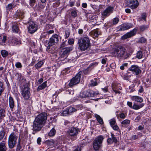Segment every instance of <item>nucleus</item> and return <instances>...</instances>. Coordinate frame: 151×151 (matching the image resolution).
<instances>
[{"label":"nucleus","mask_w":151,"mask_h":151,"mask_svg":"<svg viewBox=\"0 0 151 151\" xmlns=\"http://www.w3.org/2000/svg\"><path fill=\"white\" fill-rule=\"evenodd\" d=\"M47 114L42 113L38 115L35 118L32 125L33 134L41 130L46 123Z\"/></svg>","instance_id":"1"},{"label":"nucleus","mask_w":151,"mask_h":151,"mask_svg":"<svg viewBox=\"0 0 151 151\" xmlns=\"http://www.w3.org/2000/svg\"><path fill=\"white\" fill-rule=\"evenodd\" d=\"M112 54L114 57L124 60L127 59L130 56V53L126 52L125 48L122 46L115 48Z\"/></svg>","instance_id":"2"},{"label":"nucleus","mask_w":151,"mask_h":151,"mask_svg":"<svg viewBox=\"0 0 151 151\" xmlns=\"http://www.w3.org/2000/svg\"><path fill=\"white\" fill-rule=\"evenodd\" d=\"M78 44L80 49L85 51L89 47L90 42L88 37H84L78 40Z\"/></svg>","instance_id":"3"},{"label":"nucleus","mask_w":151,"mask_h":151,"mask_svg":"<svg viewBox=\"0 0 151 151\" xmlns=\"http://www.w3.org/2000/svg\"><path fill=\"white\" fill-rule=\"evenodd\" d=\"M18 137L14 132H12L9 135L8 139V145L9 148L12 149L17 143Z\"/></svg>","instance_id":"4"},{"label":"nucleus","mask_w":151,"mask_h":151,"mask_svg":"<svg viewBox=\"0 0 151 151\" xmlns=\"http://www.w3.org/2000/svg\"><path fill=\"white\" fill-rule=\"evenodd\" d=\"M59 41L58 36L57 34H55L53 35L50 38L48 43V46H47V51L50 53H53L54 52V50L51 51L49 49H50V46L53 45L55 43L58 42Z\"/></svg>","instance_id":"5"},{"label":"nucleus","mask_w":151,"mask_h":151,"mask_svg":"<svg viewBox=\"0 0 151 151\" xmlns=\"http://www.w3.org/2000/svg\"><path fill=\"white\" fill-rule=\"evenodd\" d=\"M104 138L102 136H99L95 138L93 141V146L95 150H99L102 146V143Z\"/></svg>","instance_id":"6"},{"label":"nucleus","mask_w":151,"mask_h":151,"mask_svg":"<svg viewBox=\"0 0 151 151\" xmlns=\"http://www.w3.org/2000/svg\"><path fill=\"white\" fill-rule=\"evenodd\" d=\"M82 74V72L80 71L75 77L70 79L68 84L69 86L70 87H73L78 84L80 82Z\"/></svg>","instance_id":"7"},{"label":"nucleus","mask_w":151,"mask_h":151,"mask_svg":"<svg viewBox=\"0 0 151 151\" xmlns=\"http://www.w3.org/2000/svg\"><path fill=\"white\" fill-rule=\"evenodd\" d=\"M98 91H94L93 90H89L85 91L83 93L82 97H94L99 94Z\"/></svg>","instance_id":"8"},{"label":"nucleus","mask_w":151,"mask_h":151,"mask_svg":"<svg viewBox=\"0 0 151 151\" xmlns=\"http://www.w3.org/2000/svg\"><path fill=\"white\" fill-rule=\"evenodd\" d=\"M114 7L113 6H109L102 13V17L103 18H106L113 13Z\"/></svg>","instance_id":"9"},{"label":"nucleus","mask_w":151,"mask_h":151,"mask_svg":"<svg viewBox=\"0 0 151 151\" xmlns=\"http://www.w3.org/2000/svg\"><path fill=\"white\" fill-rule=\"evenodd\" d=\"M29 88L27 85L24 86L22 90V94L24 99H28L30 97Z\"/></svg>","instance_id":"10"},{"label":"nucleus","mask_w":151,"mask_h":151,"mask_svg":"<svg viewBox=\"0 0 151 151\" xmlns=\"http://www.w3.org/2000/svg\"><path fill=\"white\" fill-rule=\"evenodd\" d=\"M79 132V129L78 128L72 127L68 130L67 133L69 136L75 137L77 135Z\"/></svg>","instance_id":"11"},{"label":"nucleus","mask_w":151,"mask_h":151,"mask_svg":"<svg viewBox=\"0 0 151 151\" xmlns=\"http://www.w3.org/2000/svg\"><path fill=\"white\" fill-rule=\"evenodd\" d=\"M28 32L30 34H33L37 30V27L34 22L30 21L29 23Z\"/></svg>","instance_id":"12"},{"label":"nucleus","mask_w":151,"mask_h":151,"mask_svg":"<svg viewBox=\"0 0 151 151\" xmlns=\"http://www.w3.org/2000/svg\"><path fill=\"white\" fill-rule=\"evenodd\" d=\"M72 47H68L63 49L61 51V57L66 58L68 54L72 50Z\"/></svg>","instance_id":"13"},{"label":"nucleus","mask_w":151,"mask_h":151,"mask_svg":"<svg viewBox=\"0 0 151 151\" xmlns=\"http://www.w3.org/2000/svg\"><path fill=\"white\" fill-rule=\"evenodd\" d=\"M137 30L136 29H134L129 32H128L122 36L121 37V39L123 40H125L133 36L136 33Z\"/></svg>","instance_id":"14"},{"label":"nucleus","mask_w":151,"mask_h":151,"mask_svg":"<svg viewBox=\"0 0 151 151\" xmlns=\"http://www.w3.org/2000/svg\"><path fill=\"white\" fill-rule=\"evenodd\" d=\"M130 71L134 73L136 75H137L141 72L139 68L137 65H132L129 68Z\"/></svg>","instance_id":"15"},{"label":"nucleus","mask_w":151,"mask_h":151,"mask_svg":"<svg viewBox=\"0 0 151 151\" xmlns=\"http://www.w3.org/2000/svg\"><path fill=\"white\" fill-rule=\"evenodd\" d=\"M132 24L129 23H125L122 24L119 27V31H124L132 27Z\"/></svg>","instance_id":"16"},{"label":"nucleus","mask_w":151,"mask_h":151,"mask_svg":"<svg viewBox=\"0 0 151 151\" xmlns=\"http://www.w3.org/2000/svg\"><path fill=\"white\" fill-rule=\"evenodd\" d=\"M129 3L130 4L129 7L132 9L136 8L139 5L138 2L137 0H129Z\"/></svg>","instance_id":"17"},{"label":"nucleus","mask_w":151,"mask_h":151,"mask_svg":"<svg viewBox=\"0 0 151 151\" xmlns=\"http://www.w3.org/2000/svg\"><path fill=\"white\" fill-rule=\"evenodd\" d=\"M107 142L108 144H111L114 142L116 143L117 142V140L116 138L115 137L114 134L111 133V138H109L107 140Z\"/></svg>","instance_id":"18"},{"label":"nucleus","mask_w":151,"mask_h":151,"mask_svg":"<svg viewBox=\"0 0 151 151\" xmlns=\"http://www.w3.org/2000/svg\"><path fill=\"white\" fill-rule=\"evenodd\" d=\"M7 147L6 146V142L3 141L0 142V151H6Z\"/></svg>","instance_id":"19"},{"label":"nucleus","mask_w":151,"mask_h":151,"mask_svg":"<svg viewBox=\"0 0 151 151\" xmlns=\"http://www.w3.org/2000/svg\"><path fill=\"white\" fill-rule=\"evenodd\" d=\"M132 99L137 102L141 103L143 101V99L138 96H133L131 97Z\"/></svg>","instance_id":"20"},{"label":"nucleus","mask_w":151,"mask_h":151,"mask_svg":"<svg viewBox=\"0 0 151 151\" xmlns=\"http://www.w3.org/2000/svg\"><path fill=\"white\" fill-rule=\"evenodd\" d=\"M24 13L23 11L22 10H17L16 13V15L17 16L18 18L20 19H22L24 17Z\"/></svg>","instance_id":"21"},{"label":"nucleus","mask_w":151,"mask_h":151,"mask_svg":"<svg viewBox=\"0 0 151 151\" xmlns=\"http://www.w3.org/2000/svg\"><path fill=\"white\" fill-rule=\"evenodd\" d=\"M144 104L142 103L138 105L134 103L133 106L132 108L135 110H138L142 108L144 106Z\"/></svg>","instance_id":"22"},{"label":"nucleus","mask_w":151,"mask_h":151,"mask_svg":"<svg viewBox=\"0 0 151 151\" xmlns=\"http://www.w3.org/2000/svg\"><path fill=\"white\" fill-rule=\"evenodd\" d=\"M91 33L93 38H94V37H98V36L100 34V32H99L97 29L92 31Z\"/></svg>","instance_id":"23"},{"label":"nucleus","mask_w":151,"mask_h":151,"mask_svg":"<svg viewBox=\"0 0 151 151\" xmlns=\"http://www.w3.org/2000/svg\"><path fill=\"white\" fill-rule=\"evenodd\" d=\"M11 43L12 45H14L19 44L20 42L17 38L13 37L11 40Z\"/></svg>","instance_id":"24"},{"label":"nucleus","mask_w":151,"mask_h":151,"mask_svg":"<svg viewBox=\"0 0 151 151\" xmlns=\"http://www.w3.org/2000/svg\"><path fill=\"white\" fill-rule=\"evenodd\" d=\"M9 100V107L11 109H13L14 105V99L12 97H10Z\"/></svg>","instance_id":"25"},{"label":"nucleus","mask_w":151,"mask_h":151,"mask_svg":"<svg viewBox=\"0 0 151 151\" xmlns=\"http://www.w3.org/2000/svg\"><path fill=\"white\" fill-rule=\"evenodd\" d=\"M5 110L0 108V122H1L2 119L5 116Z\"/></svg>","instance_id":"26"},{"label":"nucleus","mask_w":151,"mask_h":151,"mask_svg":"<svg viewBox=\"0 0 151 151\" xmlns=\"http://www.w3.org/2000/svg\"><path fill=\"white\" fill-rule=\"evenodd\" d=\"M20 137L18 139V143L17 145L16 151H23V149L22 147L20 145Z\"/></svg>","instance_id":"27"},{"label":"nucleus","mask_w":151,"mask_h":151,"mask_svg":"<svg viewBox=\"0 0 151 151\" xmlns=\"http://www.w3.org/2000/svg\"><path fill=\"white\" fill-rule=\"evenodd\" d=\"M95 117L96 118L97 121L100 124H103V120L99 115L95 114Z\"/></svg>","instance_id":"28"},{"label":"nucleus","mask_w":151,"mask_h":151,"mask_svg":"<svg viewBox=\"0 0 151 151\" xmlns=\"http://www.w3.org/2000/svg\"><path fill=\"white\" fill-rule=\"evenodd\" d=\"M47 86V82L45 81L41 85L38 86L37 88V91H39L45 88Z\"/></svg>","instance_id":"29"},{"label":"nucleus","mask_w":151,"mask_h":151,"mask_svg":"<svg viewBox=\"0 0 151 151\" xmlns=\"http://www.w3.org/2000/svg\"><path fill=\"white\" fill-rule=\"evenodd\" d=\"M12 30L14 32L18 33L19 29L17 25L14 24L12 26Z\"/></svg>","instance_id":"30"},{"label":"nucleus","mask_w":151,"mask_h":151,"mask_svg":"<svg viewBox=\"0 0 151 151\" xmlns=\"http://www.w3.org/2000/svg\"><path fill=\"white\" fill-rule=\"evenodd\" d=\"M45 6L41 3H40L37 5H36L35 6V8L38 10L40 11L42 9L44 8Z\"/></svg>","instance_id":"31"},{"label":"nucleus","mask_w":151,"mask_h":151,"mask_svg":"<svg viewBox=\"0 0 151 151\" xmlns=\"http://www.w3.org/2000/svg\"><path fill=\"white\" fill-rule=\"evenodd\" d=\"M5 89V87L2 82L0 81V97Z\"/></svg>","instance_id":"32"},{"label":"nucleus","mask_w":151,"mask_h":151,"mask_svg":"<svg viewBox=\"0 0 151 151\" xmlns=\"http://www.w3.org/2000/svg\"><path fill=\"white\" fill-rule=\"evenodd\" d=\"M43 63H44L42 61H40L36 64L35 65V66L36 68L38 69L39 68L41 67L43 64Z\"/></svg>","instance_id":"33"},{"label":"nucleus","mask_w":151,"mask_h":151,"mask_svg":"<svg viewBox=\"0 0 151 151\" xmlns=\"http://www.w3.org/2000/svg\"><path fill=\"white\" fill-rule=\"evenodd\" d=\"M130 122V121L128 119H125L123 120L121 122L122 127H124V125L129 124Z\"/></svg>","instance_id":"34"},{"label":"nucleus","mask_w":151,"mask_h":151,"mask_svg":"<svg viewBox=\"0 0 151 151\" xmlns=\"http://www.w3.org/2000/svg\"><path fill=\"white\" fill-rule=\"evenodd\" d=\"M149 27V26L147 25H142L140 26L139 29L141 31H143L147 29Z\"/></svg>","instance_id":"35"},{"label":"nucleus","mask_w":151,"mask_h":151,"mask_svg":"<svg viewBox=\"0 0 151 151\" xmlns=\"http://www.w3.org/2000/svg\"><path fill=\"white\" fill-rule=\"evenodd\" d=\"M96 79L95 78L94 80H92L91 81L90 85L91 86H94L97 85V83L96 81Z\"/></svg>","instance_id":"36"},{"label":"nucleus","mask_w":151,"mask_h":151,"mask_svg":"<svg viewBox=\"0 0 151 151\" xmlns=\"http://www.w3.org/2000/svg\"><path fill=\"white\" fill-rule=\"evenodd\" d=\"M55 130L54 128H53L49 132V135L50 137L54 136L55 135Z\"/></svg>","instance_id":"37"},{"label":"nucleus","mask_w":151,"mask_h":151,"mask_svg":"<svg viewBox=\"0 0 151 151\" xmlns=\"http://www.w3.org/2000/svg\"><path fill=\"white\" fill-rule=\"evenodd\" d=\"M142 52L141 51H138L137 53L136 57L139 59H140L142 57Z\"/></svg>","instance_id":"38"},{"label":"nucleus","mask_w":151,"mask_h":151,"mask_svg":"<svg viewBox=\"0 0 151 151\" xmlns=\"http://www.w3.org/2000/svg\"><path fill=\"white\" fill-rule=\"evenodd\" d=\"M1 52L2 56L3 57H6L8 55V52L5 50H2Z\"/></svg>","instance_id":"39"},{"label":"nucleus","mask_w":151,"mask_h":151,"mask_svg":"<svg viewBox=\"0 0 151 151\" xmlns=\"http://www.w3.org/2000/svg\"><path fill=\"white\" fill-rule=\"evenodd\" d=\"M13 4L12 3L9 4L6 6V9L7 11H9L13 8Z\"/></svg>","instance_id":"40"},{"label":"nucleus","mask_w":151,"mask_h":151,"mask_svg":"<svg viewBox=\"0 0 151 151\" xmlns=\"http://www.w3.org/2000/svg\"><path fill=\"white\" fill-rule=\"evenodd\" d=\"M71 14L72 17H75L77 16V11L76 10H74L71 11Z\"/></svg>","instance_id":"41"},{"label":"nucleus","mask_w":151,"mask_h":151,"mask_svg":"<svg viewBox=\"0 0 151 151\" xmlns=\"http://www.w3.org/2000/svg\"><path fill=\"white\" fill-rule=\"evenodd\" d=\"M110 124L111 126L114 125L116 124V120L114 119H112L109 120Z\"/></svg>","instance_id":"42"},{"label":"nucleus","mask_w":151,"mask_h":151,"mask_svg":"<svg viewBox=\"0 0 151 151\" xmlns=\"http://www.w3.org/2000/svg\"><path fill=\"white\" fill-rule=\"evenodd\" d=\"M6 37L4 35L0 36V41L4 42L6 40Z\"/></svg>","instance_id":"43"},{"label":"nucleus","mask_w":151,"mask_h":151,"mask_svg":"<svg viewBox=\"0 0 151 151\" xmlns=\"http://www.w3.org/2000/svg\"><path fill=\"white\" fill-rule=\"evenodd\" d=\"M68 109V112H69L70 114V113L76 112L77 111L76 109H75V108H73L72 107H70Z\"/></svg>","instance_id":"44"},{"label":"nucleus","mask_w":151,"mask_h":151,"mask_svg":"<svg viewBox=\"0 0 151 151\" xmlns=\"http://www.w3.org/2000/svg\"><path fill=\"white\" fill-rule=\"evenodd\" d=\"M16 67L18 68H21L22 67V64L19 62H17L15 64Z\"/></svg>","instance_id":"45"},{"label":"nucleus","mask_w":151,"mask_h":151,"mask_svg":"<svg viewBox=\"0 0 151 151\" xmlns=\"http://www.w3.org/2000/svg\"><path fill=\"white\" fill-rule=\"evenodd\" d=\"M119 19L117 17H115L113 19L112 22L114 24H116L119 22Z\"/></svg>","instance_id":"46"},{"label":"nucleus","mask_w":151,"mask_h":151,"mask_svg":"<svg viewBox=\"0 0 151 151\" xmlns=\"http://www.w3.org/2000/svg\"><path fill=\"white\" fill-rule=\"evenodd\" d=\"M70 114L69 112H68V109H67L63 111L62 113V115L63 116H66L67 115Z\"/></svg>","instance_id":"47"},{"label":"nucleus","mask_w":151,"mask_h":151,"mask_svg":"<svg viewBox=\"0 0 151 151\" xmlns=\"http://www.w3.org/2000/svg\"><path fill=\"white\" fill-rule=\"evenodd\" d=\"M112 129L114 130L119 131V128L118 126L116 124L111 127Z\"/></svg>","instance_id":"48"},{"label":"nucleus","mask_w":151,"mask_h":151,"mask_svg":"<svg viewBox=\"0 0 151 151\" xmlns=\"http://www.w3.org/2000/svg\"><path fill=\"white\" fill-rule=\"evenodd\" d=\"M5 135V132L3 131H1L0 132V141L4 137Z\"/></svg>","instance_id":"49"},{"label":"nucleus","mask_w":151,"mask_h":151,"mask_svg":"<svg viewBox=\"0 0 151 151\" xmlns=\"http://www.w3.org/2000/svg\"><path fill=\"white\" fill-rule=\"evenodd\" d=\"M18 80L21 83L24 82L25 81V80L24 78L21 75L19 76L18 78Z\"/></svg>","instance_id":"50"},{"label":"nucleus","mask_w":151,"mask_h":151,"mask_svg":"<svg viewBox=\"0 0 151 151\" xmlns=\"http://www.w3.org/2000/svg\"><path fill=\"white\" fill-rule=\"evenodd\" d=\"M70 35V32L68 30H66L65 31V39L68 38L69 37Z\"/></svg>","instance_id":"51"},{"label":"nucleus","mask_w":151,"mask_h":151,"mask_svg":"<svg viewBox=\"0 0 151 151\" xmlns=\"http://www.w3.org/2000/svg\"><path fill=\"white\" fill-rule=\"evenodd\" d=\"M74 93V91L72 90H68L66 91V93L67 94L73 95Z\"/></svg>","instance_id":"52"},{"label":"nucleus","mask_w":151,"mask_h":151,"mask_svg":"<svg viewBox=\"0 0 151 151\" xmlns=\"http://www.w3.org/2000/svg\"><path fill=\"white\" fill-rule=\"evenodd\" d=\"M36 1V0H29V4L30 5L32 6H34Z\"/></svg>","instance_id":"53"},{"label":"nucleus","mask_w":151,"mask_h":151,"mask_svg":"<svg viewBox=\"0 0 151 151\" xmlns=\"http://www.w3.org/2000/svg\"><path fill=\"white\" fill-rule=\"evenodd\" d=\"M47 143L49 145H52L54 143V141L53 140H48L47 141Z\"/></svg>","instance_id":"54"},{"label":"nucleus","mask_w":151,"mask_h":151,"mask_svg":"<svg viewBox=\"0 0 151 151\" xmlns=\"http://www.w3.org/2000/svg\"><path fill=\"white\" fill-rule=\"evenodd\" d=\"M68 43L69 45L73 44L74 43V40L73 39H69L68 40Z\"/></svg>","instance_id":"55"},{"label":"nucleus","mask_w":151,"mask_h":151,"mask_svg":"<svg viewBox=\"0 0 151 151\" xmlns=\"http://www.w3.org/2000/svg\"><path fill=\"white\" fill-rule=\"evenodd\" d=\"M146 14L145 13H143L141 15V18L143 19L144 20H145L146 19Z\"/></svg>","instance_id":"56"},{"label":"nucleus","mask_w":151,"mask_h":151,"mask_svg":"<svg viewBox=\"0 0 151 151\" xmlns=\"http://www.w3.org/2000/svg\"><path fill=\"white\" fill-rule=\"evenodd\" d=\"M128 64L127 63H125L123 64L122 66L120 67V68L122 70H124V66H127V65Z\"/></svg>","instance_id":"57"},{"label":"nucleus","mask_w":151,"mask_h":151,"mask_svg":"<svg viewBox=\"0 0 151 151\" xmlns=\"http://www.w3.org/2000/svg\"><path fill=\"white\" fill-rule=\"evenodd\" d=\"M40 19L43 23H45V22L46 20L45 17H43L42 16H41Z\"/></svg>","instance_id":"58"},{"label":"nucleus","mask_w":151,"mask_h":151,"mask_svg":"<svg viewBox=\"0 0 151 151\" xmlns=\"http://www.w3.org/2000/svg\"><path fill=\"white\" fill-rule=\"evenodd\" d=\"M89 68H87L83 70V73L85 74H87L88 73Z\"/></svg>","instance_id":"59"},{"label":"nucleus","mask_w":151,"mask_h":151,"mask_svg":"<svg viewBox=\"0 0 151 151\" xmlns=\"http://www.w3.org/2000/svg\"><path fill=\"white\" fill-rule=\"evenodd\" d=\"M119 116L120 118L122 119H124L125 117V114L123 113L120 114L119 115Z\"/></svg>","instance_id":"60"},{"label":"nucleus","mask_w":151,"mask_h":151,"mask_svg":"<svg viewBox=\"0 0 151 151\" xmlns=\"http://www.w3.org/2000/svg\"><path fill=\"white\" fill-rule=\"evenodd\" d=\"M98 64V63L97 62H94L91 63L90 64V66H93V67L97 65Z\"/></svg>","instance_id":"61"},{"label":"nucleus","mask_w":151,"mask_h":151,"mask_svg":"<svg viewBox=\"0 0 151 151\" xmlns=\"http://www.w3.org/2000/svg\"><path fill=\"white\" fill-rule=\"evenodd\" d=\"M127 104L131 108H132V102L128 101L127 102Z\"/></svg>","instance_id":"62"},{"label":"nucleus","mask_w":151,"mask_h":151,"mask_svg":"<svg viewBox=\"0 0 151 151\" xmlns=\"http://www.w3.org/2000/svg\"><path fill=\"white\" fill-rule=\"evenodd\" d=\"M143 91V87L142 86H140V88L138 90L139 92L140 93H142Z\"/></svg>","instance_id":"63"},{"label":"nucleus","mask_w":151,"mask_h":151,"mask_svg":"<svg viewBox=\"0 0 151 151\" xmlns=\"http://www.w3.org/2000/svg\"><path fill=\"white\" fill-rule=\"evenodd\" d=\"M140 42L141 43H144L146 41V40L144 38H141L140 40Z\"/></svg>","instance_id":"64"}]
</instances>
